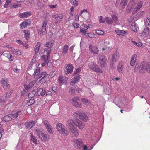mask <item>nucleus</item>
<instances>
[{
    "instance_id": "obj_1",
    "label": "nucleus",
    "mask_w": 150,
    "mask_h": 150,
    "mask_svg": "<svg viewBox=\"0 0 150 150\" xmlns=\"http://www.w3.org/2000/svg\"><path fill=\"white\" fill-rule=\"evenodd\" d=\"M139 69V72L141 73H144L146 71L148 73H150V62H142L140 64Z\"/></svg>"
},
{
    "instance_id": "obj_2",
    "label": "nucleus",
    "mask_w": 150,
    "mask_h": 150,
    "mask_svg": "<svg viewBox=\"0 0 150 150\" xmlns=\"http://www.w3.org/2000/svg\"><path fill=\"white\" fill-rule=\"evenodd\" d=\"M98 64L101 67H105L107 66V59L105 55L99 54L96 57Z\"/></svg>"
},
{
    "instance_id": "obj_3",
    "label": "nucleus",
    "mask_w": 150,
    "mask_h": 150,
    "mask_svg": "<svg viewBox=\"0 0 150 150\" xmlns=\"http://www.w3.org/2000/svg\"><path fill=\"white\" fill-rule=\"evenodd\" d=\"M35 133L39 138L42 141H47L50 139V137L44 132L40 129H35Z\"/></svg>"
},
{
    "instance_id": "obj_4",
    "label": "nucleus",
    "mask_w": 150,
    "mask_h": 150,
    "mask_svg": "<svg viewBox=\"0 0 150 150\" xmlns=\"http://www.w3.org/2000/svg\"><path fill=\"white\" fill-rule=\"evenodd\" d=\"M56 129L59 133L64 136H67L69 134L68 131L65 129L64 125L61 123L57 125Z\"/></svg>"
},
{
    "instance_id": "obj_5",
    "label": "nucleus",
    "mask_w": 150,
    "mask_h": 150,
    "mask_svg": "<svg viewBox=\"0 0 150 150\" xmlns=\"http://www.w3.org/2000/svg\"><path fill=\"white\" fill-rule=\"evenodd\" d=\"M89 68L92 71L99 73H102L103 71L99 68L98 66L93 61L90 62L88 64Z\"/></svg>"
},
{
    "instance_id": "obj_6",
    "label": "nucleus",
    "mask_w": 150,
    "mask_h": 150,
    "mask_svg": "<svg viewBox=\"0 0 150 150\" xmlns=\"http://www.w3.org/2000/svg\"><path fill=\"white\" fill-rule=\"evenodd\" d=\"M146 28L142 32V34L143 35L147 36L149 35L150 31V17L147 18L146 21Z\"/></svg>"
},
{
    "instance_id": "obj_7",
    "label": "nucleus",
    "mask_w": 150,
    "mask_h": 150,
    "mask_svg": "<svg viewBox=\"0 0 150 150\" xmlns=\"http://www.w3.org/2000/svg\"><path fill=\"white\" fill-rule=\"evenodd\" d=\"M119 58V54L117 52L112 55V57L111 62L110 64V67L111 68L113 69L114 68V65L115 62L118 61Z\"/></svg>"
},
{
    "instance_id": "obj_8",
    "label": "nucleus",
    "mask_w": 150,
    "mask_h": 150,
    "mask_svg": "<svg viewBox=\"0 0 150 150\" xmlns=\"http://www.w3.org/2000/svg\"><path fill=\"white\" fill-rule=\"evenodd\" d=\"M90 52L93 54H97L99 52V50L97 46L90 44L89 47Z\"/></svg>"
},
{
    "instance_id": "obj_9",
    "label": "nucleus",
    "mask_w": 150,
    "mask_h": 150,
    "mask_svg": "<svg viewBox=\"0 0 150 150\" xmlns=\"http://www.w3.org/2000/svg\"><path fill=\"white\" fill-rule=\"evenodd\" d=\"M72 103L74 106L78 108H80L81 107L82 103L79 102L78 101L80 100L79 98L78 97H74L72 99Z\"/></svg>"
},
{
    "instance_id": "obj_10",
    "label": "nucleus",
    "mask_w": 150,
    "mask_h": 150,
    "mask_svg": "<svg viewBox=\"0 0 150 150\" xmlns=\"http://www.w3.org/2000/svg\"><path fill=\"white\" fill-rule=\"evenodd\" d=\"M22 114V111L20 110H15L11 112L10 115L12 117V119L17 118L18 117H21V115Z\"/></svg>"
},
{
    "instance_id": "obj_11",
    "label": "nucleus",
    "mask_w": 150,
    "mask_h": 150,
    "mask_svg": "<svg viewBox=\"0 0 150 150\" xmlns=\"http://www.w3.org/2000/svg\"><path fill=\"white\" fill-rule=\"evenodd\" d=\"M48 74L45 72H42L39 76V79H40V82L44 83L47 80Z\"/></svg>"
},
{
    "instance_id": "obj_12",
    "label": "nucleus",
    "mask_w": 150,
    "mask_h": 150,
    "mask_svg": "<svg viewBox=\"0 0 150 150\" xmlns=\"http://www.w3.org/2000/svg\"><path fill=\"white\" fill-rule=\"evenodd\" d=\"M1 83L2 86L5 89L7 90L10 87L9 82L6 79L2 78L1 81Z\"/></svg>"
},
{
    "instance_id": "obj_13",
    "label": "nucleus",
    "mask_w": 150,
    "mask_h": 150,
    "mask_svg": "<svg viewBox=\"0 0 150 150\" xmlns=\"http://www.w3.org/2000/svg\"><path fill=\"white\" fill-rule=\"evenodd\" d=\"M73 67L71 64H67L64 67V71L66 74L71 73L73 71Z\"/></svg>"
},
{
    "instance_id": "obj_14",
    "label": "nucleus",
    "mask_w": 150,
    "mask_h": 150,
    "mask_svg": "<svg viewBox=\"0 0 150 150\" xmlns=\"http://www.w3.org/2000/svg\"><path fill=\"white\" fill-rule=\"evenodd\" d=\"M83 145V143L81 139H77L74 140V145L75 147L80 148Z\"/></svg>"
},
{
    "instance_id": "obj_15",
    "label": "nucleus",
    "mask_w": 150,
    "mask_h": 150,
    "mask_svg": "<svg viewBox=\"0 0 150 150\" xmlns=\"http://www.w3.org/2000/svg\"><path fill=\"white\" fill-rule=\"evenodd\" d=\"M69 130L70 131L71 134L73 137H77L79 135L78 130L74 126L69 128Z\"/></svg>"
},
{
    "instance_id": "obj_16",
    "label": "nucleus",
    "mask_w": 150,
    "mask_h": 150,
    "mask_svg": "<svg viewBox=\"0 0 150 150\" xmlns=\"http://www.w3.org/2000/svg\"><path fill=\"white\" fill-rule=\"evenodd\" d=\"M51 52V50L48 49V50H45V51L44 50V54H46L47 55H43L41 57V59L43 61L47 59V60H49V58L50 54Z\"/></svg>"
},
{
    "instance_id": "obj_17",
    "label": "nucleus",
    "mask_w": 150,
    "mask_h": 150,
    "mask_svg": "<svg viewBox=\"0 0 150 150\" xmlns=\"http://www.w3.org/2000/svg\"><path fill=\"white\" fill-rule=\"evenodd\" d=\"M80 78L79 74L76 75L74 78H73L71 80L70 84L72 86H74V85L78 82Z\"/></svg>"
},
{
    "instance_id": "obj_18",
    "label": "nucleus",
    "mask_w": 150,
    "mask_h": 150,
    "mask_svg": "<svg viewBox=\"0 0 150 150\" xmlns=\"http://www.w3.org/2000/svg\"><path fill=\"white\" fill-rule=\"evenodd\" d=\"M76 114L78 116L77 117H79L83 121L86 122L88 120V117L84 113L78 112Z\"/></svg>"
},
{
    "instance_id": "obj_19",
    "label": "nucleus",
    "mask_w": 150,
    "mask_h": 150,
    "mask_svg": "<svg viewBox=\"0 0 150 150\" xmlns=\"http://www.w3.org/2000/svg\"><path fill=\"white\" fill-rule=\"evenodd\" d=\"M31 23L30 21L26 20L22 22L20 25V27L21 29H23L26 28L27 26H29Z\"/></svg>"
},
{
    "instance_id": "obj_20",
    "label": "nucleus",
    "mask_w": 150,
    "mask_h": 150,
    "mask_svg": "<svg viewBox=\"0 0 150 150\" xmlns=\"http://www.w3.org/2000/svg\"><path fill=\"white\" fill-rule=\"evenodd\" d=\"M74 125L78 127L79 129H83L85 126L84 124L80 120L76 121L74 123Z\"/></svg>"
},
{
    "instance_id": "obj_21",
    "label": "nucleus",
    "mask_w": 150,
    "mask_h": 150,
    "mask_svg": "<svg viewBox=\"0 0 150 150\" xmlns=\"http://www.w3.org/2000/svg\"><path fill=\"white\" fill-rule=\"evenodd\" d=\"M137 58V55L136 54H134L131 56L130 62V65L131 66H133L135 65Z\"/></svg>"
},
{
    "instance_id": "obj_22",
    "label": "nucleus",
    "mask_w": 150,
    "mask_h": 150,
    "mask_svg": "<svg viewBox=\"0 0 150 150\" xmlns=\"http://www.w3.org/2000/svg\"><path fill=\"white\" fill-rule=\"evenodd\" d=\"M36 122L35 121H30L25 124V125L28 128L31 129L35 124Z\"/></svg>"
},
{
    "instance_id": "obj_23",
    "label": "nucleus",
    "mask_w": 150,
    "mask_h": 150,
    "mask_svg": "<svg viewBox=\"0 0 150 150\" xmlns=\"http://www.w3.org/2000/svg\"><path fill=\"white\" fill-rule=\"evenodd\" d=\"M44 125L47 130V131L50 134H53V132L52 131V127L47 122L45 121L44 123Z\"/></svg>"
},
{
    "instance_id": "obj_24",
    "label": "nucleus",
    "mask_w": 150,
    "mask_h": 150,
    "mask_svg": "<svg viewBox=\"0 0 150 150\" xmlns=\"http://www.w3.org/2000/svg\"><path fill=\"white\" fill-rule=\"evenodd\" d=\"M31 15V12L30 11H27L24 13H21L19 15V16L21 18H27Z\"/></svg>"
},
{
    "instance_id": "obj_25",
    "label": "nucleus",
    "mask_w": 150,
    "mask_h": 150,
    "mask_svg": "<svg viewBox=\"0 0 150 150\" xmlns=\"http://www.w3.org/2000/svg\"><path fill=\"white\" fill-rule=\"evenodd\" d=\"M58 80L60 84L61 85L63 83L66 84L68 81V78L63 76H59Z\"/></svg>"
},
{
    "instance_id": "obj_26",
    "label": "nucleus",
    "mask_w": 150,
    "mask_h": 150,
    "mask_svg": "<svg viewBox=\"0 0 150 150\" xmlns=\"http://www.w3.org/2000/svg\"><path fill=\"white\" fill-rule=\"evenodd\" d=\"M35 79H38L40 75V67H37L34 71V73L33 74Z\"/></svg>"
},
{
    "instance_id": "obj_27",
    "label": "nucleus",
    "mask_w": 150,
    "mask_h": 150,
    "mask_svg": "<svg viewBox=\"0 0 150 150\" xmlns=\"http://www.w3.org/2000/svg\"><path fill=\"white\" fill-rule=\"evenodd\" d=\"M45 93L46 91H45V90L43 91V88H40L37 90L36 92L37 94L36 95L38 96H40V95L43 96L45 94Z\"/></svg>"
},
{
    "instance_id": "obj_28",
    "label": "nucleus",
    "mask_w": 150,
    "mask_h": 150,
    "mask_svg": "<svg viewBox=\"0 0 150 150\" xmlns=\"http://www.w3.org/2000/svg\"><path fill=\"white\" fill-rule=\"evenodd\" d=\"M88 27L87 25L85 24H83L80 26V32L83 33H84L86 32V30L88 29Z\"/></svg>"
},
{
    "instance_id": "obj_29",
    "label": "nucleus",
    "mask_w": 150,
    "mask_h": 150,
    "mask_svg": "<svg viewBox=\"0 0 150 150\" xmlns=\"http://www.w3.org/2000/svg\"><path fill=\"white\" fill-rule=\"evenodd\" d=\"M75 121H74L72 119H69L67 121V125L69 128L74 126V125Z\"/></svg>"
},
{
    "instance_id": "obj_30",
    "label": "nucleus",
    "mask_w": 150,
    "mask_h": 150,
    "mask_svg": "<svg viewBox=\"0 0 150 150\" xmlns=\"http://www.w3.org/2000/svg\"><path fill=\"white\" fill-rule=\"evenodd\" d=\"M123 69V63L122 62H120L117 66V70L118 72L120 73H122Z\"/></svg>"
},
{
    "instance_id": "obj_31",
    "label": "nucleus",
    "mask_w": 150,
    "mask_h": 150,
    "mask_svg": "<svg viewBox=\"0 0 150 150\" xmlns=\"http://www.w3.org/2000/svg\"><path fill=\"white\" fill-rule=\"evenodd\" d=\"M52 17L57 20H60L63 18V16L62 14H59L53 15Z\"/></svg>"
},
{
    "instance_id": "obj_32",
    "label": "nucleus",
    "mask_w": 150,
    "mask_h": 150,
    "mask_svg": "<svg viewBox=\"0 0 150 150\" xmlns=\"http://www.w3.org/2000/svg\"><path fill=\"white\" fill-rule=\"evenodd\" d=\"M12 119V117H11L10 114L2 118V121L5 122H8L11 120Z\"/></svg>"
},
{
    "instance_id": "obj_33",
    "label": "nucleus",
    "mask_w": 150,
    "mask_h": 150,
    "mask_svg": "<svg viewBox=\"0 0 150 150\" xmlns=\"http://www.w3.org/2000/svg\"><path fill=\"white\" fill-rule=\"evenodd\" d=\"M143 4V3L142 1H139L137 3L136 7L135 8L134 11L137 12L141 8Z\"/></svg>"
},
{
    "instance_id": "obj_34",
    "label": "nucleus",
    "mask_w": 150,
    "mask_h": 150,
    "mask_svg": "<svg viewBox=\"0 0 150 150\" xmlns=\"http://www.w3.org/2000/svg\"><path fill=\"white\" fill-rule=\"evenodd\" d=\"M116 33L119 35H125L126 34V32L125 31L116 30H115Z\"/></svg>"
},
{
    "instance_id": "obj_35",
    "label": "nucleus",
    "mask_w": 150,
    "mask_h": 150,
    "mask_svg": "<svg viewBox=\"0 0 150 150\" xmlns=\"http://www.w3.org/2000/svg\"><path fill=\"white\" fill-rule=\"evenodd\" d=\"M138 28H137L135 22L132 23L131 25V29L132 30L135 32H137Z\"/></svg>"
},
{
    "instance_id": "obj_36",
    "label": "nucleus",
    "mask_w": 150,
    "mask_h": 150,
    "mask_svg": "<svg viewBox=\"0 0 150 150\" xmlns=\"http://www.w3.org/2000/svg\"><path fill=\"white\" fill-rule=\"evenodd\" d=\"M81 101L84 104L86 105H90L91 104V102L89 100L85 98H82Z\"/></svg>"
},
{
    "instance_id": "obj_37",
    "label": "nucleus",
    "mask_w": 150,
    "mask_h": 150,
    "mask_svg": "<svg viewBox=\"0 0 150 150\" xmlns=\"http://www.w3.org/2000/svg\"><path fill=\"white\" fill-rule=\"evenodd\" d=\"M53 46V43L52 42H47L46 44V46L47 47V48H45L44 49L45 51V50L47 49V50H48V49H50L51 50V48Z\"/></svg>"
},
{
    "instance_id": "obj_38",
    "label": "nucleus",
    "mask_w": 150,
    "mask_h": 150,
    "mask_svg": "<svg viewBox=\"0 0 150 150\" xmlns=\"http://www.w3.org/2000/svg\"><path fill=\"white\" fill-rule=\"evenodd\" d=\"M24 86L25 89L21 92V95L25 93L26 92H27L29 89L31 88L30 87V86H29V85H27L26 84H25L24 85Z\"/></svg>"
},
{
    "instance_id": "obj_39",
    "label": "nucleus",
    "mask_w": 150,
    "mask_h": 150,
    "mask_svg": "<svg viewBox=\"0 0 150 150\" xmlns=\"http://www.w3.org/2000/svg\"><path fill=\"white\" fill-rule=\"evenodd\" d=\"M40 43L38 42L34 48V51L35 52V54H37L39 50L40 47Z\"/></svg>"
},
{
    "instance_id": "obj_40",
    "label": "nucleus",
    "mask_w": 150,
    "mask_h": 150,
    "mask_svg": "<svg viewBox=\"0 0 150 150\" xmlns=\"http://www.w3.org/2000/svg\"><path fill=\"white\" fill-rule=\"evenodd\" d=\"M4 55L8 59L9 61H12L13 60L14 57L11 54L9 53H4Z\"/></svg>"
},
{
    "instance_id": "obj_41",
    "label": "nucleus",
    "mask_w": 150,
    "mask_h": 150,
    "mask_svg": "<svg viewBox=\"0 0 150 150\" xmlns=\"http://www.w3.org/2000/svg\"><path fill=\"white\" fill-rule=\"evenodd\" d=\"M12 52L13 54L16 55H19L22 54L21 51L18 49H12Z\"/></svg>"
},
{
    "instance_id": "obj_42",
    "label": "nucleus",
    "mask_w": 150,
    "mask_h": 150,
    "mask_svg": "<svg viewBox=\"0 0 150 150\" xmlns=\"http://www.w3.org/2000/svg\"><path fill=\"white\" fill-rule=\"evenodd\" d=\"M46 26L42 25L41 31L39 30V31H38V33L40 34L42 33L43 35L45 34L46 33Z\"/></svg>"
},
{
    "instance_id": "obj_43",
    "label": "nucleus",
    "mask_w": 150,
    "mask_h": 150,
    "mask_svg": "<svg viewBox=\"0 0 150 150\" xmlns=\"http://www.w3.org/2000/svg\"><path fill=\"white\" fill-rule=\"evenodd\" d=\"M128 1V0H122L120 5L123 8L125 7Z\"/></svg>"
},
{
    "instance_id": "obj_44",
    "label": "nucleus",
    "mask_w": 150,
    "mask_h": 150,
    "mask_svg": "<svg viewBox=\"0 0 150 150\" xmlns=\"http://www.w3.org/2000/svg\"><path fill=\"white\" fill-rule=\"evenodd\" d=\"M69 48V46L67 45H65L63 47L62 50V53L64 54H66Z\"/></svg>"
},
{
    "instance_id": "obj_45",
    "label": "nucleus",
    "mask_w": 150,
    "mask_h": 150,
    "mask_svg": "<svg viewBox=\"0 0 150 150\" xmlns=\"http://www.w3.org/2000/svg\"><path fill=\"white\" fill-rule=\"evenodd\" d=\"M23 32L25 33V37L27 39V38H28L30 37V32L28 30H25Z\"/></svg>"
},
{
    "instance_id": "obj_46",
    "label": "nucleus",
    "mask_w": 150,
    "mask_h": 150,
    "mask_svg": "<svg viewBox=\"0 0 150 150\" xmlns=\"http://www.w3.org/2000/svg\"><path fill=\"white\" fill-rule=\"evenodd\" d=\"M106 22L109 24H111L113 23L112 19L110 17H107L105 19Z\"/></svg>"
},
{
    "instance_id": "obj_47",
    "label": "nucleus",
    "mask_w": 150,
    "mask_h": 150,
    "mask_svg": "<svg viewBox=\"0 0 150 150\" xmlns=\"http://www.w3.org/2000/svg\"><path fill=\"white\" fill-rule=\"evenodd\" d=\"M31 140L32 142L33 143L35 144H36L37 143V140L36 139L35 137L32 134H31Z\"/></svg>"
},
{
    "instance_id": "obj_48",
    "label": "nucleus",
    "mask_w": 150,
    "mask_h": 150,
    "mask_svg": "<svg viewBox=\"0 0 150 150\" xmlns=\"http://www.w3.org/2000/svg\"><path fill=\"white\" fill-rule=\"evenodd\" d=\"M95 144L92 146L87 147L86 145H84L83 147V150H91L94 146Z\"/></svg>"
},
{
    "instance_id": "obj_49",
    "label": "nucleus",
    "mask_w": 150,
    "mask_h": 150,
    "mask_svg": "<svg viewBox=\"0 0 150 150\" xmlns=\"http://www.w3.org/2000/svg\"><path fill=\"white\" fill-rule=\"evenodd\" d=\"M112 21L116 23L117 24L118 23V19L117 17L114 14H113L111 15Z\"/></svg>"
},
{
    "instance_id": "obj_50",
    "label": "nucleus",
    "mask_w": 150,
    "mask_h": 150,
    "mask_svg": "<svg viewBox=\"0 0 150 150\" xmlns=\"http://www.w3.org/2000/svg\"><path fill=\"white\" fill-rule=\"evenodd\" d=\"M36 94V91L35 90H33L29 94L28 96L30 98L33 97H34Z\"/></svg>"
},
{
    "instance_id": "obj_51",
    "label": "nucleus",
    "mask_w": 150,
    "mask_h": 150,
    "mask_svg": "<svg viewBox=\"0 0 150 150\" xmlns=\"http://www.w3.org/2000/svg\"><path fill=\"white\" fill-rule=\"evenodd\" d=\"M11 2V0H6V3L4 6L5 8H7L8 5H10Z\"/></svg>"
},
{
    "instance_id": "obj_52",
    "label": "nucleus",
    "mask_w": 150,
    "mask_h": 150,
    "mask_svg": "<svg viewBox=\"0 0 150 150\" xmlns=\"http://www.w3.org/2000/svg\"><path fill=\"white\" fill-rule=\"evenodd\" d=\"M104 91L105 92V93L106 94H110L111 92V89L108 87L106 89L105 88H104Z\"/></svg>"
},
{
    "instance_id": "obj_53",
    "label": "nucleus",
    "mask_w": 150,
    "mask_h": 150,
    "mask_svg": "<svg viewBox=\"0 0 150 150\" xmlns=\"http://www.w3.org/2000/svg\"><path fill=\"white\" fill-rule=\"evenodd\" d=\"M20 4H18L14 3L12 4L10 6V7L12 8H16L20 6Z\"/></svg>"
},
{
    "instance_id": "obj_54",
    "label": "nucleus",
    "mask_w": 150,
    "mask_h": 150,
    "mask_svg": "<svg viewBox=\"0 0 150 150\" xmlns=\"http://www.w3.org/2000/svg\"><path fill=\"white\" fill-rule=\"evenodd\" d=\"M57 73V72L55 71H51L49 74V76L51 78L53 77L56 75Z\"/></svg>"
},
{
    "instance_id": "obj_55",
    "label": "nucleus",
    "mask_w": 150,
    "mask_h": 150,
    "mask_svg": "<svg viewBox=\"0 0 150 150\" xmlns=\"http://www.w3.org/2000/svg\"><path fill=\"white\" fill-rule=\"evenodd\" d=\"M49 18H48L47 17H45V18L43 22L42 25H43L46 26L47 24V23L49 21Z\"/></svg>"
},
{
    "instance_id": "obj_56",
    "label": "nucleus",
    "mask_w": 150,
    "mask_h": 150,
    "mask_svg": "<svg viewBox=\"0 0 150 150\" xmlns=\"http://www.w3.org/2000/svg\"><path fill=\"white\" fill-rule=\"evenodd\" d=\"M96 33L98 35H102L104 34L103 31L100 30H97L96 31Z\"/></svg>"
},
{
    "instance_id": "obj_57",
    "label": "nucleus",
    "mask_w": 150,
    "mask_h": 150,
    "mask_svg": "<svg viewBox=\"0 0 150 150\" xmlns=\"http://www.w3.org/2000/svg\"><path fill=\"white\" fill-rule=\"evenodd\" d=\"M99 22L100 23H104L105 22V20L103 19L102 16H100L98 17Z\"/></svg>"
},
{
    "instance_id": "obj_58",
    "label": "nucleus",
    "mask_w": 150,
    "mask_h": 150,
    "mask_svg": "<svg viewBox=\"0 0 150 150\" xmlns=\"http://www.w3.org/2000/svg\"><path fill=\"white\" fill-rule=\"evenodd\" d=\"M69 93L71 95H74L75 94V90L72 88H70L69 90Z\"/></svg>"
},
{
    "instance_id": "obj_59",
    "label": "nucleus",
    "mask_w": 150,
    "mask_h": 150,
    "mask_svg": "<svg viewBox=\"0 0 150 150\" xmlns=\"http://www.w3.org/2000/svg\"><path fill=\"white\" fill-rule=\"evenodd\" d=\"M36 83V81L35 80H33L30 82L29 84V86H30L31 88L34 86L35 84Z\"/></svg>"
},
{
    "instance_id": "obj_60",
    "label": "nucleus",
    "mask_w": 150,
    "mask_h": 150,
    "mask_svg": "<svg viewBox=\"0 0 150 150\" xmlns=\"http://www.w3.org/2000/svg\"><path fill=\"white\" fill-rule=\"evenodd\" d=\"M71 3L72 4L76 6H77L78 5V1L76 0H71Z\"/></svg>"
},
{
    "instance_id": "obj_61",
    "label": "nucleus",
    "mask_w": 150,
    "mask_h": 150,
    "mask_svg": "<svg viewBox=\"0 0 150 150\" xmlns=\"http://www.w3.org/2000/svg\"><path fill=\"white\" fill-rule=\"evenodd\" d=\"M84 13H86L88 14L89 13L88 11L87 10L83 9L81 10V11L79 15H81Z\"/></svg>"
},
{
    "instance_id": "obj_62",
    "label": "nucleus",
    "mask_w": 150,
    "mask_h": 150,
    "mask_svg": "<svg viewBox=\"0 0 150 150\" xmlns=\"http://www.w3.org/2000/svg\"><path fill=\"white\" fill-rule=\"evenodd\" d=\"M43 61L44 62L43 63H42V67L45 66L47 64V63L48 66L49 60H47V59Z\"/></svg>"
},
{
    "instance_id": "obj_63",
    "label": "nucleus",
    "mask_w": 150,
    "mask_h": 150,
    "mask_svg": "<svg viewBox=\"0 0 150 150\" xmlns=\"http://www.w3.org/2000/svg\"><path fill=\"white\" fill-rule=\"evenodd\" d=\"M73 25L75 28H77L79 27L80 25L79 24L77 23L74 22L73 23Z\"/></svg>"
},
{
    "instance_id": "obj_64",
    "label": "nucleus",
    "mask_w": 150,
    "mask_h": 150,
    "mask_svg": "<svg viewBox=\"0 0 150 150\" xmlns=\"http://www.w3.org/2000/svg\"><path fill=\"white\" fill-rule=\"evenodd\" d=\"M52 90L55 92H57V88L56 86H53L52 88Z\"/></svg>"
}]
</instances>
